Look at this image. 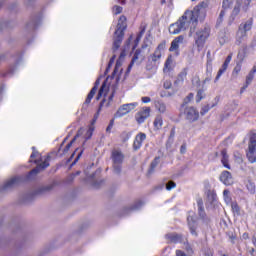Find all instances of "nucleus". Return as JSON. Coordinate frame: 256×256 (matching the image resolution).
Here are the masks:
<instances>
[{"instance_id":"obj_32","label":"nucleus","mask_w":256,"mask_h":256,"mask_svg":"<svg viewBox=\"0 0 256 256\" xmlns=\"http://www.w3.org/2000/svg\"><path fill=\"white\" fill-rule=\"evenodd\" d=\"M159 165V157H156L150 164V168L148 170V174L151 175L153 171H155V168Z\"/></svg>"},{"instance_id":"obj_38","label":"nucleus","mask_w":256,"mask_h":256,"mask_svg":"<svg viewBox=\"0 0 256 256\" xmlns=\"http://www.w3.org/2000/svg\"><path fill=\"white\" fill-rule=\"evenodd\" d=\"M76 137H74L67 145L66 147L64 148L63 150V154L65 155V153H69V149H71V147L73 146V144L75 143L76 141Z\"/></svg>"},{"instance_id":"obj_22","label":"nucleus","mask_w":256,"mask_h":256,"mask_svg":"<svg viewBox=\"0 0 256 256\" xmlns=\"http://www.w3.org/2000/svg\"><path fill=\"white\" fill-rule=\"evenodd\" d=\"M154 129L157 131L161 130L163 128V116L157 115L153 122Z\"/></svg>"},{"instance_id":"obj_49","label":"nucleus","mask_w":256,"mask_h":256,"mask_svg":"<svg viewBox=\"0 0 256 256\" xmlns=\"http://www.w3.org/2000/svg\"><path fill=\"white\" fill-rule=\"evenodd\" d=\"M245 6L243 7L244 11L247 13L249 10V5H251V0H245Z\"/></svg>"},{"instance_id":"obj_59","label":"nucleus","mask_w":256,"mask_h":256,"mask_svg":"<svg viewBox=\"0 0 256 256\" xmlns=\"http://www.w3.org/2000/svg\"><path fill=\"white\" fill-rule=\"evenodd\" d=\"M186 251H187V253H193V248H191V246H187L186 247Z\"/></svg>"},{"instance_id":"obj_44","label":"nucleus","mask_w":256,"mask_h":256,"mask_svg":"<svg viewBox=\"0 0 256 256\" xmlns=\"http://www.w3.org/2000/svg\"><path fill=\"white\" fill-rule=\"evenodd\" d=\"M113 125H115V119H111L109 125L106 128V133H111V129H113Z\"/></svg>"},{"instance_id":"obj_21","label":"nucleus","mask_w":256,"mask_h":256,"mask_svg":"<svg viewBox=\"0 0 256 256\" xmlns=\"http://www.w3.org/2000/svg\"><path fill=\"white\" fill-rule=\"evenodd\" d=\"M141 57V49H137L134 53V56L132 57V60L128 66V71H131V69L133 68V65H135V63L137 61H139V58Z\"/></svg>"},{"instance_id":"obj_18","label":"nucleus","mask_w":256,"mask_h":256,"mask_svg":"<svg viewBox=\"0 0 256 256\" xmlns=\"http://www.w3.org/2000/svg\"><path fill=\"white\" fill-rule=\"evenodd\" d=\"M19 183H21V177L19 176L13 177L4 183L2 189H9L11 187H15V185H19Z\"/></svg>"},{"instance_id":"obj_7","label":"nucleus","mask_w":256,"mask_h":256,"mask_svg":"<svg viewBox=\"0 0 256 256\" xmlns=\"http://www.w3.org/2000/svg\"><path fill=\"white\" fill-rule=\"evenodd\" d=\"M181 109H183L182 115H184L188 123H195V121H199V110H197V108L193 106H185V104H183Z\"/></svg>"},{"instance_id":"obj_51","label":"nucleus","mask_w":256,"mask_h":256,"mask_svg":"<svg viewBox=\"0 0 256 256\" xmlns=\"http://www.w3.org/2000/svg\"><path fill=\"white\" fill-rule=\"evenodd\" d=\"M197 206H198V209L204 208V206H203V198H198L197 199Z\"/></svg>"},{"instance_id":"obj_48","label":"nucleus","mask_w":256,"mask_h":256,"mask_svg":"<svg viewBox=\"0 0 256 256\" xmlns=\"http://www.w3.org/2000/svg\"><path fill=\"white\" fill-rule=\"evenodd\" d=\"M180 153L182 155H185V153H187V144H182L180 147Z\"/></svg>"},{"instance_id":"obj_27","label":"nucleus","mask_w":256,"mask_h":256,"mask_svg":"<svg viewBox=\"0 0 256 256\" xmlns=\"http://www.w3.org/2000/svg\"><path fill=\"white\" fill-rule=\"evenodd\" d=\"M155 108L157 111H159V113H165V111H167V105H165V103L162 101H156Z\"/></svg>"},{"instance_id":"obj_41","label":"nucleus","mask_w":256,"mask_h":256,"mask_svg":"<svg viewBox=\"0 0 256 256\" xmlns=\"http://www.w3.org/2000/svg\"><path fill=\"white\" fill-rule=\"evenodd\" d=\"M112 11L114 15H120V13H123V7L115 5Z\"/></svg>"},{"instance_id":"obj_56","label":"nucleus","mask_w":256,"mask_h":256,"mask_svg":"<svg viewBox=\"0 0 256 256\" xmlns=\"http://www.w3.org/2000/svg\"><path fill=\"white\" fill-rule=\"evenodd\" d=\"M209 81H211V75L210 74H209V77L205 78L202 83H203V85H206L207 83H209Z\"/></svg>"},{"instance_id":"obj_63","label":"nucleus","mask_w":256,"mask_h":256,"mask_svg":"<svg viewBox=\"0 0 256 256\" xmlns=\"http://www.w3.org/2000/svg\"><path fill=\"white\" fill-rule=\"evenodd\" d=\"M123 57H125V51H122V52L120 53V59H123Z\"/></svg>"},{"instance_id":"obj_20","label":"nucleus","mask_w":256,"mask_h":256,"mask_svg":"<svg viewBox=\"0 0 256 256\" xmlns=\"http://www.w3.org/2000/svg\"><path fill=\"white\" fill-rule=\"evenodd\" d=\"M189 69L188 68H184L177 76L176 80H175V85H179V83H183L185 81V79H187V73H188Z\"/></svg>"},{"instance_id":"obj_24","label":"nucleus","mask_w":256,"mask_h":256,"mask_svg":"<svg viewBox=\"0 0 256 256\" xmlns=\"http://www.w3.org/2000/svg\"><path fill=\"white\" fill-rule=\"evenodd\" d=\"M227 67H229V64H227V62H224L222 64V67L218 70V73L215 77L214 83H217V81H219V79H221V75H223V73H225V71H227Z\"/></svg>"},{"instance_id":"obj_64","label":"nucleus","mask_w":256,"mask_h":256,"mask_svg":"<svg viewBox=\"0 0 256 256\" xmlns=\"http://www.w3.org/2000/svg\"><path fill=\"white\" fill-rule=\"evenodd\" d=\"M121 5H125V0H117Z\"/></svg>"},{"instance_id":"obj_47","label":"nucleus","mask_w":256,"mask_h":256,"mask_svg":"<svg viewBox=\"0 0 256 256\" xmlns=\"http://www.w3.org/2000/svg\"><path fill=\"white\" fill-rule=\"evenodd\" d=\"M227 10L223 9L221 10L220 14H219V21L220 23L223 22V18L225 17V13H226Z\"/></svg>"},{"instance_id":"obj_37","label":"nucleus","mask_w":256,"mask_h":256,"mask_svg":"<svg viewBox=\"0 0 256 256\" xmlns=\"http://www.w3.org/2000/svg\"><path fill=\"white\" fill-rule=\"evenodd\" d=\"M231 5H233V0H223L222 1V9H224V10L231 9Z\"/></svg>"},{"instance_id":"obj_54","label":"nucleus","mask_w":256,"mask_h":256,"mask_svg":"<svg viewBox=\"0 0 256 256\" xmlns=\"http://www.w3.org/2000/svg\"><path fill=\"white\" fill-rule=\"evenodd\" d=\"M171 86H172L171 81L164 82V89H171Z\"/></svg>"},{"instance_id":"obj_61","label":"nucleus","mask_w":256,"mask_h":256,"mask_svg":"<svg viewBox=\"0 0 256 256\" xmlns=\"http://www.w3.org/2000/svg\"><path fill=\"white\" fill-rule=\"evenodd\" d=\"M230 239H231L232 243H235L234 241H235V239H237V236L232 235V236H230Z\"/></svg>"},{"instance_id":"obj_28","label":"nucleus","mask_w":256,"mask_h":256,"mask_svg":"<svg viewBox=\"0 0 256 256\" xmlns=\"http://www.w3.org/2000/svg\"><path fill=\"white\" fill-rule=\"evenodd\" d=\"M139 29L140 31L136 36V43H139V41H141V39L143 38V35H145V31H147V26L141 25Z\"/></svg>"},{"instance_id":"obj_3","label":"nucleus","mask_w":256,"mask_h":256,"mask_svg":"<svg viewBox=\"0 0 256 256\" xmlns=\"http://www.w3.org/2000/svg\"><path fill=\"white\" fill-rule=\"evenodd\" d=\"M127 29V17L120 16L117 29L114 33L113 51H117L121 44L123 43V38L125 37V30Z\"/></svg>"},{"instance_id":"obj_19","label":"nucleus","mask_w":256,"mask_h":256,"mask_svg":"<svg viewBox=\"0 0 256 256\" xmlns=\"http://www.w3.org/2000/svg\"><path fill=\"white\" fill-rule=\"evenodd\" d=\"M198 215L204 225H209V223H211V218L207 216V213H205V207L198 208Z\"/></svg>"},{"instance_id":"obj_26","label":"nucleus","mask_w":256,"mask_h":256,"mask_svg":"<svg viewBox=\"0 0 256 256\" xmlns=\"http://www.w3.org/2000/svg\"><path fill=\"white\" fill-rule=\"evenodd\" d=\"M107 91H108L107 84L104 82L98 91V94L96 96V101H99V99H101L103 95H107Z\"/></svg>"},{"instance_id":"obj_34","label":"nucleus","mask_w":256,"mask_h":256,"mask_svg":"<svg viewBox=\"0 0 256 256\" xmlns=\"http://www.w3.org/2000/svg\"><path fill=\"white\" fill-rule=\"evenodd\" d=\"M95 131V127L93 125L89 126L86 134H85V139L86 141H89L93 137V132Z\"/></svg>"},{"instance_id":"obj_12","label":"nucleus","mask_w":256,"mask_h":256,"mask_svg":"<svg viewBox=\"0 0 256 256\" xmlns=\"http://www.w3.org/2000/svg\"><path fill=\"white\" fill-rule=\"evenodd\" d=\"M187 224L188 229L194 237H199V234L197 233V227H199V223H197V220L193 216L187 217Z\"/></svg>"},{"instance_id":"obj_43","label":"nucleus","mask_w":256,"mask_h":256,"mask_svg":"<svg viewBox=\"0 0 256 256\" xmlns=\"http://www.w3.org/2000/svg\"><path fill=\"white\" fill-rule=\"evenodd\" d=\"M115 59H116V56H115V55L110 58V60H109V62H108V66H107V68H106V71H107V72L109 71V69H111V67H113V63H115Z\"/></svg>"},{"instance_id":"obj_35","label":"nucleus","mask_w":256,"mask_h":256,"mask_svg":"<svg viewBox=\"0 0 256 256\" xmlns=\"http://www.w3.org/2000/svg\"><path fill=\"white\" fill-rule=\"evenodd\" d=\"M241 69H242V64H241V62H239L236 64V66L234 67V69L232 71L233 77H237V75H239V73H241Z\"/></svg>"},{"instance_id":"obj_55","label":"nucleus","mask_w":256,"mask_h":256,"mask_svg":"<svg viewBox=\"0 0 256 256\" xmlns=\"http://www.w3.org/2000/svg\"><path fill=\"white\" fill-rule=\"evenodd\" d=\"M176 256H187L183 250H176Z\"/></svg>"},{"instance_id":"obj_4","label":"nucleus","mask_w":256,"mask_h":256,"mask_svg":"<svg viewBox=\"0 0 256 256\" xmlns=\"http://www.w3.org/2000/svg\"><path fill=\"white\" fill-rule=\"evenodd\" d=\"M253 23H254V19L253 17H251L248 20L242 22L238 26V30L236 31V35H235V45H237L238 47L243 45V41L247 39V33H249L251 29H253Z\"/></svg>"},{"instance_id":"obj_9","label":"nucleus","mask_w":256,"mask_h":256,"mask_svg":"<svg viewBox=\"0 0 256 256\" xmlns=\"http://www.w3.org/2000/svg\"><path fill=\"white\" fill-rule=\"evenodd\" d=\"M151 116V107H142L136 114L135 119L138 125L145 123V120Z\"/></svg>"},{"instance_id":"obj_62","label":"nucleus","mask_w":256,"mask_h":256,"mask_svg":"<svg viewBox=\"0 0 256 256\" xmlns=\"http://www.w3.org/2000/svg\"><path fill=\"white\" fill-rule=\"evenodd\" d=\"M105 103V99H103L101 102H100V106H99V111H101V108L103 107V104Z\"/></svg>"},{"instance_id":"obj_39","label":"nucleus","mask_w":256,"mask_h":256,"mask_svg":"<svg viewBox=\"0 0 256 256\" xmlns=\"http://www.w3.org/2000/svg\"><path fill=\"white\" fill-rule=\"evenodd\" d=\"M252 244L254 245V247H256V236L252 237ZM249 253L251 256H256V248H251L249 250Z\"/></svg>"},{"instance_id":"obj_50","label":"nucleus","mask_w":256,"mask_h":256,"mask_svg":"<svg viewBox=\"0 0 256 256\" xmlns=\"http://www.w3.org/2000/svg\"><path fill=\"white\" fill-rule=\"evenodd\" d=\"M193 97H195V94L189 93L185 99L186 103H189L192 101Z\"/></svg>"},{"instance_id":"obj_30","label":"nucleus","mask_w":256,"mask_h":256,"mask_svg":"<svg viewBox=\"0 0 256 256\" xmlns=\"http://www.w3.org/2000/svg\"><path fill=\"white\" fill-rule=\"evenodd\" d=\"M205 97H206L205 90L199 89L196 94V103H201V101H203Z\"/></svg>"},{"instance_id":"obj_8","label":"nucleus","mask_w":256,"mask_h":256,"mask_svg":"<svg viewBox=\"0 0 256 256\" xmlns=\"http://www.w3.org/2000/svg\"><path fill=\"white\" fill-rule=\"evenodd\" d=\"M111 159L115 173H121V165H123V161H125L123 152L121 150L113 149L111 152Z\"/></svg>"},{"instance_id":"obj_1","label":"nucleus","mask_w":256,"mask_h":256,"mask_svg":"<svg viewBox=\"0 0 256 256\" xmlns=\"http://www.w3.org/2000/svg\"><path fill=\"white\" fill-rule=\"evenodd\" d=\"M207 7H209L208 1H202L193 10H186L184 14L175 22L169 26L170 35H179L181 31H187L190 29V35L197 30L199 25V17L207 16Z\"/></svg>"},{"instance_id":"obj_60","label":"nucleus","mask_w":256,"mask_h":256,"mask_svg":"<svg viewBox=\"0 0 256 256\" xmlns=\"http://www.w3.org/2000/svg\"><path fill=\"white\" fill-rule=\"evenodd\" d=\"M115 97V92H112V94L109 96V103H111V101H113V98Z\"/></svg>"},{"instance_id":"obj_42","label":"nucleus","mask_w":256,"mask_h":256,"mask_svg":"<svg viewBox=\"0 0 256 256\" xmlns=\"http://www.w3.org/2000/svg\"><path fill=\"white\" fill-rule=\"evenodd\" d=\"M175 187H177V183H175L174 181H169L166 184V190L167 191H171V189H175Z\"/></svg>"},{"instance_id":"obj_2","label":"nucleus","mask_w":256,"mask_h":256,"mask_svg":"<svg viewBox=\"0 0 256 256\" xmlns=\"http://www.w3.org/2000/svg\"><path fill=\"white\" fill-rule=\"evenodd\" d=\"M41 161H43V156L41 155V153H39V151L34 150L30 155L29 163H35V165L37 166L27 174V179H32L34 176L39 175L41 171H45V169L49 167V161H51V156L47 155L42 163Z\"/></svg>"},{"instance_id":"obj_57","label":"nucleus","mask_w":256,"mask_h":256,"mask_svg":"<svg viewBox=\"0 0 256 256\" xmlns=\"http://www.w3.org/2000/svg\"><path fill=\"white\" fill-rule=\"evenodd\" d=\"M237 57H238V59H241V62H243L245 59V55H241L240 52L238 53Z\"/></svg>"},{"instance_id":"obj_33","label":"nucleus","mask_w":256,"mask_h":256,"mask_svg":"<svg viewBox=\"0 0 256 256\" xmlns=\"http://www.w3.org/2000/svg\"><path fill=\"white\" fill-rule=\"evenodd\" d=\"M246 189L249 191V193H251V195H255V184L253 182H251V180H249L246 184Z\"/></svg>"},{"instance_id":"obj_53","label":"nucleus","mask_w":256,"mask_h":256,"mask_svg":"<svg viewBox=\"0 0 256 256\" xmlns=\"http://www.w3.org/2000/svg\"><path fill=\"white\" fill-rule=\"evenodd\" d=\"M142 103H151V98L149 96L142 97Z\"/></svg>"},{"instance_id":"obj_13","label":"nucleus","mask_w":256,"mask_h":256,"mask_svg":"<svg viewBox=\"0 0 256 256\" xmlns=\"http://www.w3.org/2000/svg\"><path fill=\"white\" fill-rule=\"evenodd\" d=\"M145 139H147V134L140 132L138 133L135 138H134V142H133V150L134 151H139V149H141V147H143V142L145 141Z\"/></svg>"},{"instance_id":"obj_23","label":"nucleus","mask_w":256,"mask_h":256,"mask_svg":"<svg viewBox=\"0 0 256 256\" xmlns=\"http://www.w3.org/2000/svg\"><path fill=\"white\" fill-rule=\"evenodd\" d=\"M168 239L171 243H181L183 241V235L177 233L169 234Z\"/></svg>"},{"instance_id":"obj_52","label":"nucleus","mask_w":256,"mask_h":256,"mask_svg":"<svg viewBox=\"0 0 256 256\" xmlns=\"http://www.w3.org/2000/svg\"><path fill=\"white\" fill-rule=\"evenodd\" d=\"M231 59H233V54H232V53L229 54V55L226 57L224 63H227V64L229 65V64L231 63Z\"/></svg>"},{"instance_id":"obj_15","label":"nucleus","mask_w":256,"mask_h":256,"mask_svg":"<svg viewBox=\"0 0 256 256\" xmlns=\"http://www.w3.org/2000/svg\"><path fill=\"white\" fill-rule=\"evenodd\" d=\"M185 41V36L179 35L176 38L173 39L171 42V46L169 48L170 53H173V51H178L179 50V44L183 43Z\"/></svg>"},{"instance_id":"obj_17","label":"nucleus","mask_w":256,"mask_h":256,"mask_svg":"<svg viewBox=\"0 0 256 256\" xmlns=\"http://www.w3.org/2000/svg\"><path fill=\"white\" fill-rule=\"evenodd\" d=\"M99 88V80H96L93 88L90 90V92L88 93L86 100L84 102V105H89L93 99V97H95V93H97V89Z\"/></svg>"},{"instance_id":"obj_31","label":"nucleus","mask_w":256,"mask_h":256,"mask_svg":"<svg viewBox=\"0 0 256 256\" xmlns=\"http://www.w3.org/2000/svg\"><path fill=\"white\" fill-rule=\"evenodd\" d=\"M206 73H207V75H211L213 73V60L211 58L207 59Z\"/></svg>"},{"instance_id":"obj_6","label":"nucleus","mask_w":256,"mask_h":256,"mask_svg":"<svg viewBox=\"0 0 256 256\" xmlns=\"http://www.w3.org/2000/svg\"><path fill=\"white\" fill-rule=\"evenodd\" d=\"M246 157L249 163H256V133L254 131L250 132Z\"/></svg>"},{"instance_id":"obj_36","label":"nucleus","mask_w":256,"mask_h":256,"mask_svg":"<svg viewBox=\"0 0 256 256\" xmlns=\"http://www.w3.org/2000/svg\"><path fill=\"white\" fill-rule=\"evenodd\" d=\"M207 197H208V199H211V201H216L217 200V192H215V190H208Z\"/></svg>"},{"instance_id":"obj_58","label":"nucleus","mask_w":256,"mask_h":256,"mask_svg":"<svg viewBox=\"0 0 256 256\" xmlns=\"http://www.w3.org/2000/svg\"><path fill=\"white\" fill-rule=\"evenodd\" d=\"M242 238L245 240L249 239V233H247V232L243 233Z\"/></svg>"},{"instance_id":"obj_10","label":"nucleus","mask_w":256,"mask_h":256,"mask_svg":"<svg viewBox=\"0 0 256 256\" xmlns=\"http://www.w3.org/2000/svg\"><path fill=\"white\" fill-rule=\"evenodd\" d=\"M137 107V103H129V104H124L120 106L115 114V117H123L127 115V113H131L133 109Z\"/></svg>"},{"instance_id":"obj_11","label":"nucleus","mask_w":256,"mask_h":256,"mask_svg":"<svg viewBox=\"0 0 256 256\" xmlns=\"http://www.w3.org/2000/svg\"><path fill=\"white\" fill-rule=\"evenodd\" d=\"M165 47H167L166 41H162L160 44H158L154 53L150 56L151 61H153V63H157V61L161 59V56H162L161 51H165Z\"/></svg>"},{"instance_id":"obj_25","label":"nucleus","mask_w":256,"mask_h":256,"mask_svg":"<svg viewBox=\"0 0 256 256\" xmlns=\"http://www.w3.org/2000/svg\"><path fill=\"white\" fill-rule=\"evenodd\" d=\"M173 63V59L171 58V56H169L164 64V69L163 72L164 73H169L170 71H173V67L171 66Z\"/></svg>"},{"instance_id":"obj_40","label":"nucleus","mask_w":256,"mask_h":256,"mask_svg":"<svg viewBox=\"0 0 256 256\" xmlns=\"http://www.w3.org/2000/svg\"><path fill=\"white\" fill-rule=\"evenodd\" d=\"M231 208L234 213H241V207H239V204H237V202L232 203Z\"/></svg>"},{"instance_id":"obj_46","label":"nucleus","mask_w":256,"mask_h":256,"mask_svg":"<svg viewBox=\"0 0 256 256\" xmlns=\"http://www.w3.org/2000/svg\"><path fill=\"white\" fill-rule=\"evenodd\" d=\"M230 192L228 189L223 191V197H224V201H231V196H229Z\"/></svg>"},{"instance_id":"obj_16","label":"nucleus","mask_w":256,"mask_h":256,"mask_svg":"<svg viewBox=\"0 0 256 256\" xmlns=\"http://www.w3.org/2000/svg\"><path fill=\"white\" fill-rule=\"evenodd\" d=\"M220 155L223 167H225V169L231 170V164H229V154L227 153V149H222Z\"/></svg>"},{"instance_id":"obj_45","label":"nucleus","mask_w":256,"mask_h":256,"mask_svg":"<svg viewBox=\"0 0 256 256\" xmlns=\"http://www.w3.org/2000/svg\"><path fill=\"white\" fill-rule=\"evenodd\" d=\"M215 252L211 248L204 249V256H214Z\"/></svg>"},{"instance_id":"obj_14","label":"nucleus","mask_w":256,"mask_h":256,"mask_svg":"<svg viewBox=\"0 0 256 256\" xmlns=\"http://www.w3.org/2000/svg\"><path fill=\"white\" fill-rule=\"evenodd\" d=\"M219 180L226 186L233 185V175L227 170L221 172Z\"/></svg>"},{"instance_id":"obj_5","label":"nucleus","mask_w":256,"mask_h":256,"mask_svg":"<svg viewBox=\"0 0 256 256\" xmlns=\"http://www.w3.org/2000/svg\"><path fill=\"white\" fill-rule=\"evenodd\" d=\"M209 37H211V26L209 25H205L203 28L196 31L194 41L198 51H201L203 47H205V43H207Z\"/></svg>"},{"instance_id":"obj_29","label":"nucleus","mask_w":256,"mask_h":256,"mask_svg":"<svg viewBox=\"0 0 256 256\" xmlns=\"http://www.w3.org/2000/svg\"><path fill=\"white\" fill-rule=\"evenodd\" d=\"M216 105L217 104H212V105L207 104V105L203 106L201 108L200 115H202V116L207 115V113H209V111H211V109H213V107H216Z\"/></svg>"}]
</instances>
